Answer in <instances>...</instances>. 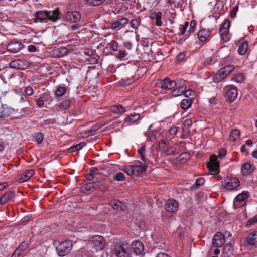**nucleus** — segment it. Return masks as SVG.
<instances>
[{
	"label": "nucleus",
	"mask_w": 257,
	"mask_h": 257,
	"mask_svg": "<svg viewBox=\"0 0 257 257\" xmlns=\"http://www.w3.org/2000/svg\"><path fill=\"white\" fill-rule=\"evenodd\" d=\"M35 18L41 22H47L48 20L56 22L61 19L59 8L53 11H38L35 13Z\"/></svg>",
	"instance_id": "f257e3e1"
},
{
	"label": "nucleus",
	"mask_w": 257,
	"mask_h": 257,
	"mask_svg": "<svg viewBox=\"0 0 257 257\" xmlns=\"http://www.w3.org/2000/svg\"><path fill=\"white\" fill-rule=\"evenodd\" d=\"M113 252L116 257H130V244L125 241L119 242L114 246Z\"/></svg>",
	"instance_id": "f03ea898"
},
{
	"label": "nucleus",
	"mask_w": 257,
	"mask_h": 257,
	"mask_svg": "<svg viewBox=\"0 0 257 257\" xmlns=\"http://www.w3.org/2000/svg\"><path fill=\"white\" fill-rule=\"evenodd\" d=\"M73 243L69 240L59 242L56 247L57 253L60 257L65 256L70 252Z\"/></svg>",
	"instance_id": "7ed1b4c3"
},
{
	"label": "nucleus",
	"mask_w": 257,
	"mask_h": 257,
	"mask_svg": "<svg viewBox=\"0 0 257 257\" xmlns=\"http://www.w3.org/2000/svg\"><path fill=\"white\" fill-rule=\"evenodd\" d=\"M222 186L224 189L230 190H235L240 186V182L237 178L226 176L222 181Z\"/></svg>",
	"instance_id": "20e7f679"
},
{
	"label": "nucleus",
	"mask_w": 257,
	"mask_h": 257,
	"mask_svg": "<svg viewBox=\"0 0 257 257\" xmlns=\"http://www.w3.org/2000/svg\"><path fill=\"white\" fill-rule=\"evenodd\" d=\"M105 240L101 235H94L89 240V243L96 251L102 250L105 245Z\"/></svg>",
	"instance_id": "39448f33"
},
{
	"label": "nucleus",
	"mask_w": 257,
	"mask_h": 257,
	"mask_svg": "<svg viewBox=\"0 0 257 257\" xmlns=\"http://www.w3.org/2000/svg\"><path fill=\"white\" fill-rule=\"evenodd\" d=\"M207 167L214 175L219 173V162L217 160V157L215 155L210 156V162L207 164Z\"/></svg>",
	"instance_id": "423d86ee"
},
{
	"label": "nucleus",
	"mask_w": 257,
	"mask_h": 257,
	"mask_svg": "<svg viewBox=\"0 0 257 257\" xmlns=\"http://www.w3.org/2000/svg\"><path fill=\"white\" fill-rule=\"evenodd\" d=\"M226 91L225 97L227 101L231 103L235 100L238 95V91L236 87L232 85L226 86L225 88Z\"/></svg>",
	"instance_id": "0eeeda50"
},
{
	"label": "nucleus",
	"mask_w": 257,
	"mask_h": 257,
	"mask_svg": "<svg viewBox=\"0 0 257 257\" xmlns=\"http://www.w3.org/2000/svg\"><path fill=\"white\" fill-rule=\"evenodd\" d=\"M129 23V20L126 17H121L117 19L110 23V28L113 30L120 29L123 28Z\"/></svg>",
	"instance_id": "6e6552de"
},
{
	"label": "nucleus",
	"mask_w": 257,
	"mask_h": 257,
	"mask_svg": "<svg viewBox=\"0 0 257 257\" xmlns=\"http://www.w3.org/2000/svg\"><path fill=\"white\" fill-rule=\"evenodd\" d=\"M81 17V14L77 11H68L65 15V19L71 23H76L80 20Z\"/></svg>",
	"instance_id": "1a4fd4ad"
},
{
	"label": "nucleus",
	"mask_w": 257,
	"mask_h": 257,
	"mask_svg": "<svg viewBox=\"0 0 257 257\" xmlns=\"http://www.w3.org/2000/svg\"><path fill=\"white\" fill-rule=\"evenodd\" d=\"M225 243L224 235L221 232H217L215 234L212 240V244L215 247H220Z\"/></svg>",
	"instance_id": "9d476101"
},
{
	"label": "nucleus",
	"mask_w": 257,
	"mask_h": 257,
	"mask_svg": "<svg viewBox=\"0 0 257 257\" xmlns=\"http://www.w3.org/2000/svg\"><path fill=\"white\" fill-rule=\"evenodd\" d=\"M178 85L175 81L171 80L168 78H165L160 83V87L162 89L171 90Z\"/></svg>",
	"instance_id": "9b49d317"
},
{
	"label": "nucleus",
	"mask_w": 257,
	"mask_h": 257,
	"mask_svg": "<svg viewBox=\"0 0 257 257\" xmlns=\"http://www.w3.org/2000/svg\"><path fill=\"white\" fill-rule=\"evenodd\" d=\"M166 210L169 212H176L178 208V204L174 199H169L165 204Z\"/></svg>",
	"instance_id": "f8f14e48"
},
{
	"label": "nucleus",
	"mask_w": 257,
	"mask_h": 257,
	"mask_svg": "<svg viewBox=\"0 0 257 257\" xmlns=\"http://www.w3.org/2000/svg\"><path fill=\"white\" fill-rule=\"evenodd\" d=\"M7 48L8 51L16 53L22 49L23 44L19 42H14L8 44Z\"/></svg>",
	"instance_id": "ddd939ff"
},
{
	"label": "nucleus",
	"mask_w": 257,
	"mask_h": 257,
	"mask_svg": "<svg viewBox=\"0 0 257 257\" xmlns=\"http://www.w3.org/2000/svg\"><path fill=\"white\" fill-rule=\"evenodd\" d=\"M245 244L257 247V231L251 232L245 239Z\"/></svg>",
	"instance_id": "4468645a"
},
{
	"label": "nucleus",
	"mask_w": 257,
	"mask_h": 257,
	"mask_svg": "<svg viewBox=\"0 0 257 257\" xmlns=\"http://www.w3.org/2000/svg\"><path fill=\"white\" fill-rule=\"evenodd\" d=\"M132 249L136 255H140L143 252L144 246L141 241H136L132 244Z\"/></svg>",
	"instance_id": "2eb2a0df"
},
{
	"label": "nucleus",
	"mask_w": 257,
	"mask_h": 257,
	"mask_svg": "<svg viewBox=\"0 0 257 257\" xmlns=\"http://www.w3.org/2000/svg\"><path fill=\"white\" fill-rule=\"evenodd\" d=\"M10 66L12 68L17 69H24L26 67V64L25 61L21 59H16L12 61L10 63Z\"/></svg>",
	"instance_id": "dca6fc26"
},
{
	"label": "nucleus",
	"mask_w": 257,
	"mask_h": 257,
	"mask_svg": "<svg viewBox=\"0 0 257 257\" xmlns=\"http://www.w3.org/2000/svg\"><path fill=\"white\" fill-rule=\"evenodd\" d=\"M137 164L133 165L135 176H138L145 172L147 168V166L145 164L139 161H137Z\"/></svg>",
	"instance_id": "f3484780"
},
{
	"label": "nucleus",
	"mask_w": 257,
	"mask_h": 257,
	"mask_svg": "<svg viewBox=\"0 0 257 257\" xmlns=\"http://www.w3.org/2000/svg\"><path fill=\"white\" fill-rule=\"evenodd\" d=\"M210 35V31L202 29L198 32V37L201 42H206Z\"/></svg>",
	"instance_id": "a211bd4d"
},
{
	"label": "nucleus",
	"mask_w": 257,
	"mask_h": 257,
	"mask_svg": "<svg viewBox=\"0 0 257 257\" xmlns=\"http://www.w3.org/2000/svg\"><path fill=\"white\" fill-rule=\"evenodd\" d=\"M227 76L228 75L225 70L223 68H222L214 75L213 78V82L215 83L220 82L222 80L225 79Z\"/></svg>",
	"instance_id": "6ab92c4d"
},
{
	"label": "nucleus",
	"mask_w": 257,
	"mask_h": 257,
	"mask_svg": "<svg viewBox=\"0 0 257 257\" xmlns=\"http://www.w3.org/2000/svg\"><path fill=\"white\" fill-rule=\"evenodd\" d=\"M8 93L9 96L11 97L12 100L14 101H16L19 99H20L19 103H23L28 100V98L26 96H23L22 94L17 92H8Z\"/></svg>",
	"instance_id": "aec40b11"
},
{
	"label": "nucleus",
	"mask_w": 257,
	"mask_h": 257,
	"mask_svg": "<svg viewBox=\"0 0 257 257\" xmlns=\"http://www.w3.org/2000/svg\"><path fill=\"white\" fill-rule=\"evenodd\" d=\"M15 197V193L12 191H9L0 197V204H4Z\"/></svg>",
	"instance_id": "412c9836"
},
{
	"label": "nucleus",
	"mask_w": 257,
	"mask_h": 257,
	"mask_svg": "<svg viewBox=\"0 0 257 257\" xmlns=\"http://www.w3.org/2000/svg\"><path fill=\"white\" fill-rule=\"evenodd\" d=\"M109 205L113 208L114 210L117 211H123L125 210V206L119 200H115L111 201Z\"/></svg>",
	"instance_id": "4be33fe9"
},
{
	"label": "nucleus",
	"mask_w": 257,
	"mask_h": 257,
	"mask_svg": "<svg viewBox=\"0 0 257 257\" xmlns=\"http://www.w3.org/2000/svg\"><path fill=\"white\" fill-rule=\"evenodd\" d=\"M177 86V87L171 92V94L173 97H177L183 94L186 89V87L184 84H178Z\"/></svg>",
	"instance_id": "5701e85b"
},
{
	"label": "nucleus",
	"mask_w": 257,
	"mask_h": 257,
	"mask_svg": "<svg viewBox=\"0 0 257 257\" xmlns=\"http://www.w3.org/2000/svg\"><path fill=\"white\" fill-rule=\"evenodd\" d=\"M98 175H99V173L98 169L94 167L90 169L89 172L86 174V177L88 180L92 181Z\"/></svg>",
	"instance_id": "b1692460"
},
{
	"label": "nucleus",
	"mask_w": 257,
	"mask_h": 257,
	"mask_svg": "<svg viewBox=\"0 0 257 257\" xmlns=\"http://www.w3.org/2000/svg\"><path fill=\"white\" fill-rule=\"evenodd\" d=\"M145 150L146 146L145 145H142L141 148L138 150V152L140 155V158L141 160L145 164H148L149 163L150 161L145 157Z\"/></svg>",
	"instance_id": "393cba45"
},
{
	"label": "nucleus",
	"mask_w": 257,
	"mask_h": 257,
	"mask_svg": "<svg viewBox=\"0 0 257 257\" xmlns=\"http://www.w3.org/2000/svg\"><path fill=\"white\" fill-rule=\"evenodd\" d=\"M35 173V171L33 169H29L25 171V172L21 176L20 181L21 182H25L29 180Z\"/></svg>",
	"instance_id": "a878e982"
},
{
	"label": "nucleus",
	"mask_w": 257,
	"mask_h": 257,
	"mask_svg": "<svg viewBox=\"0 0 257 257\" xmlns=\"http://www.w3.org/2000/svg\"><path fill=\"white\" fill-rule=\"evenodd\" d=\"M162 16V13L161 12H158L157 13H153L152 14L151 18L152 19H155V24L158 26H161L162 24L161 21V18Z\"/></svg>",
	"instance_id": "bb28decb"
},
{
	"label": "nucleus",
	"mask_w": 257,
	"mask_h": 257,
	"mask_svg": "<svg viewBox=\"0 0 257 257\" xmlns=\"http://www.w3.org/2000/svg\"><path fill=\"white\" fill-rule=\"evenodd\" d=\"M110 111L115 114H123L126 110L121 105H114L110 107Z\"/></svg>",
	"instance_id": "cd10ccee"
},
{
	"label": "nucleus",
	"mask_w": 257,
	"mask_h": 257,
	"mask_svg": "<svg viewBox=\"0 0 257 257\" xmlns=\"http://www.w3.org/2000/svg\"><path fill=\"white\" fill-rule=\"evenodd\" d=\"M140 119V116L139 113L132 114L128 116L125 119V123H133Z\"/></svg>",
	"instance_id": "c85d7f7f"
},
{
	"label": "nucleus",
	"mask_w": 257,
	"mask_h": 257,
	"mask_svg": "<svg viewBox=\"0 0 257 257\" xmlns=\"http://www.w3.org/2000/svg\"><path fill=\"white\" fill-rule=\"evenodd\" d=\"M190 155L187 152L181 153L178 157L176 158V161L180 163H185L189 159Z\"/></svg>",
	"instance_id": "c756f323"
},
{
	"label": "nucleus",
	"mask_w": 257,
	"mask_h": 257,
	"mask_svg": "<svg viewBox=\"0 0 257 257\" xmlns=\"http://www.w3.org/2000/svg\"><path fill=\"white\" fill-rule=\"evenodd\" d=\"M248 48V42L247 41H243L239 45L238 52L240 55H243L246 53Z\"/></svg>",
	"instance_id": "7c9ffc66"
},
{
	"label": "nucleus",
	"mask_w": 257,
	"mask_h": 257,
	"mask_svg": "<svg viewBox=\"0 0 257 257\" xmlns=\"http://www.w3.org/2000/svg\"><path fill=\"white\" fill-rule=\"evenodd\" d=\"M249 195L248 191H243L236 196L235 200L239 202H243L249 197Z\"/></svg>",
	"instance_id": "2f4dec72"
},
{
	"label": "nucleus",
	"mask_w": 257,
	"mask_h": 257,
	"mask_svg": "<svg viewBox=\"0 0 257 257\" xmlns=\"http://www.w3.org/2000/svg\"><path fill=\"white\" fill-rule=\"evenodd\" d=\"M240 131L238 129H233L231 131L229 137L230 141H235L240 136Z\"/></svg>",
	"instance_id": "473e14b6"
},
{
	"label": "nucleus",
	"mask_w": 257,
	"mask_h": 257,
	"mask_svg": "<svg viewBox=\"0 0 257 257\" xmlns=\"http://www.w3.org/2000/svg\"><path fill=\"white\" fill-rule=\"evenodd\" d=\"M71 104V100L67 99L64 101L60 102L58 104V107L62 110H66L69 108Z\"/></svg>",
	"instance_id": "72a5a7b5"
},
{
	"label": "nucleus",
	"mask_w": 257,
	"mask_h": 257,
	"mask_svg": "<svg viewBox=\"0 0 257 257\" xmlns=\"http://www.w3.org/2000/svg\"><path fill=\"white\" fill-rule=\"evenodd\" d=\"M192 103V99H184L182 100L180 106L181 108L184 110H186L188 109L191 105Z\"/></svg>",
	"instance_id": "f704fd0d"
},
{
	"label": "nucleus",
	"mask_w": 257,
	"mask_h": 257,
	"mask_svg": "<svg viewBox=\"0 0 257 257\" xmlns=\"http://www.w3.org/2000/svg\"><path fill=\"white\" fill-rule=\"evenodd\" d=\"M100 183V181L93 182L87 184L85 186L81 188V190L83 192H85L86 191H90L92 188H94V185L96 184L99 186Z\"/></svg>",
	"instance_id": "c9c22d12"
},
{
	"label": "nucleus",
	"mask_w": 257,
	"mask_h": 257,
	"mask_svg": "<svg viewBox=\"0 0 257 257\" xmlns=\"http://www.w3.org/2000/svg\"><path fill=\"white\" fill-rule=\"evenodd\" d=\"M223 253L227 256L233 254V248L231 244H227L225 245L223 249Z\"/></svg>",
	"instance_id": "e433bc0d"
},
{
	"label": "nucleus",
	"mask_w": 257,
	"mask_h": 257,
	"mask_svg": "<svg viewBox=\"0 0 257 257\" xmlns=\"http://www.w3.org/2000/svg\"><path fill=\"white\" fill-rule=\"evenodd\" d=\"M219 33L222 39L225 41L226 42L229 40V37L228 36L229 30L224 29V28H220Z\"/></svg>",
	"instance_id": "4c0bfd02"
},
{
	"label": "nucleus",
	"mask_w": 257,
	"mask_h": 257,
	"mask_svg": "<svg viewBox=\"0 0 257 257\" xmlns=\"http://www.w3.org/2000/svg\"><path fill=\"white\" fill-rule=\"evenodd\" d=\"M98 128H97L96 127L93 126L90 128L89 130L84 132L83 133V136L85 137H87L88 136L94 135V134H95Z\"/></svg>",
	"instance_id": "58836bf2"
},
{
	"label": "nucleus",
	"mask_w": 257,
	"mask_h": 257,
	"mask_svg": "<svg viewBox=\"0 0 257 257\" xmlns=\"http://www.w3.org/2000/svg\"><path fill=\"white\" fill-rule=\"evenodd\" d=\"M84 146V144L83 143H80L70 147L68 148V151L69 152L72 153L75 151L80 150Z\"/></svg>",
	"instance_id": "ea45409f"
},
{
	"label": "nucleus",
	"mask_w": 257,
	"mask_h": 257,
	"mask_svg": "<svg viewBox=\"0 0 257 257\" xmlns=\"http://www.w3.org/2000/svg\"><path fill=\"white\" fill-rule=\"evenodd\" d=\"M66 92L65 87L59 86L55 91V95L57 97H61Z\"/></svg>",
	"instance_id": "a19ab883"
},
{
	"label": "nucleus",
	"mask_w": 257,
	"mask_h": 257,
	"mask_svg": "<svg viewBox=\"0 0 257 257\" xmlns=\"http://www.w3.org/2000/svg\"><path fill=\"white\" fill-rule=\"evenodd\" d=\"M105 0H86L88 5L92 6H97L101 5Z\"/></svg>",
	"instance_id": "79ce46f5"
},
{
	"label": "nucleus",
	"mask_w": 257,
	"mask_h": 257,
	"mask_svg": "<svg viewBox=\"0 0 257 257\" xmlns=\"http://www.w3.org/2000/svg\"><path fill=\"white\" fill-rule=\"evenodd\" d=\"M184 96L189 99H192V100L194 98L195 96V92L192 90H185L183 93Z\"/></svg>",
	"instance_id": "37998d69"
},
{
	"label": "nucleus",
	"mask_w": 257,
	"mask_h": 257,
	"mask_svg": "<svg viewBox=\"0 0 257 257\" xmlns=\"http://www.w3.org/2000/svg\"><path fill=\"white\" fill-rule=\"evenodd\" d=\"M159 148L162 150H165L168 147V142L165 140H161L159 142Z\"/></svg>",
	"instance_id": "c03bdc74"
},
{
	"label": "nucleus",
	"mask_w": 257,
	"mask_h": 257,
	"mask_svg": "<svg viewBox=\"0 0 257 257\" xmlns=\"http://www.w3.org/2000/svg\"><path fill=\"white\" fill-rule=\"evenodd\" d=\"M241 171L244 173H247L250 172L251 171V166L250 163H245L241 168Z\"/></svg>",
	"instance_id": "a18cd8bd"
},
{
	"label": "nucleus",
	"mask_w": 257,
	"mask_h": 257,
	"mask_svg": "<svg viewBox=\"0 0 257 257\" xmlns=\"http://www.w3.org/2000/svg\"><path fill=\"white\" fill-rule=\"evenodd\" d=\"M113 179L117 181H122L125 179V175L122 172H118L113 176Z\"/></svg>",
	"instance_id": "49530a36"
},
{
	"label": "nucleus",
	"mask_w": 257,
	"mask_h": 257,
	"mask_svg": "<svg viewBox=\"0 0 257 257\" xmlns=\"http://www.w3.org/2000/svg\"><path fill=\"white\" fill-rule=\"evenodd\" d=\"M124 171L128 175H135L133 165L126 166Z\"/></svg>",
	"instance_id": "de8ad7c7"
},
{
	"label": "nucleus",
	"mask_w": 257,
	"mask_h": 257,
	"mask_svg": "<svg viewBox=\"0 0 257 257\" xmlns=\"http://www.w3.org/2000/svg\"><path fill=\"white\" fill-rule=\"evenodd\" d=\"M227 75H229L234 70V67L232 65H228L223 67Z\"/></svg>",
	"instance_id": "09e8293b"
},
{
	"label": "nucleus",
	"mask_w": 257,
	"mask_h": 257,
	"mask_svg": "<svg viewBox=\"0 0 257 257\" xmlns=\"http://www.w3.org/2000/svg\"><path fill=\"white\" fill-rule=\"evenodd\" d=\"M110 48L113 51H116L118 49V43L112 40L109 43Z\"/></svg>",
	"instance_id": "8fccbe9b"
},
{
	"label": "nucleus",
	"mask_w": 257,
	"mask_h": 257,
	"mask_svg": "<svg viewBox=\"0 0 257 257\" xmlns=\"http://www.w3.org/2000/svg\"><path fill=\"white\" fill-rule=\"evenodd\" d=\"M196 25V24L195 21L194 20H192L190 22V28H189V29L188 30L187 33H190V34L193 33L195 30Z\"/></svg>",
	"instance_id": "3c124183"
},
{
	"label": "nucleus",
	"mask_w": 257,
	"mask_h": 257,
	"mask_svg": "<svg viewBox=\"0 0 257 257\" xmlns=\"http://www.w3.org/2000/svg\"><path fill=\"white\" fill-rule=\"evenodd\" d=\"M130 24L133 28L137 29L140 24V22L137 19H134L131 21Z\"/></svg>",
	"instance_id": "603ef678"
},
{
	"label": "nucleus",
	"mask_w": 257,
	"mask_h": 257,
	"mask_svg": "<svg viewBox=\"0 0 257 257\" xmlns=\"http://www.w3.org/2000/svg\"><path fill=\"white\" fill-rule=\"evenodd\" d=\"M257 223V215H255L254 217L250 219L247 221L246 226L247 227H249L251 226L253 224H254Z\"/></svg>",
	"instance_id": "864d4df0"
},
{
	"label": "nucleus",
	"mask_w": 257,
	"mask_h": 257,
	"mask_svg": "<svg viewBox=\"0 0 257 257\" xmlns=\"http://www.w3.org/2000/svg\"><path fill=\"white\" fill-rule=\"evenodd\" d=\"M25 92L27 96H30L32 95L34 93L33 89L32 87L28 86L25 87Z\"/></svg>",
	"instance_id": "5fc2aeb1"
},
{
	"label": "nucleus",
	"mask_w": 257,
	"mask_h": 257,
	"mask_svg": "<svg viewBox=\"0 0 257 257\" xmlns=\"http://www.w3.org/2000/svg\"><path fill=\"white\" fill-rule=\"evenodd\" d=\"M36 139L37 140V143L39 144H41L44 139L43 134L41 132L37 133L36 135Z\"/></svg>",
	"instance_id": "6e6d98bb"
},
{
	"label": "nucleus",
	"mask_w": 257,
	"mask_h": 257,
	"mask_svg": "<svg viewBox=\"0 0 257 257\" xmlns=\"http://www.w3.org/2000/svg\"><path fill=\"white\" fill-rule=\"evenodd\" d=\"M167 155H170L174 154L176 151V149L174 147H168L163 151Z\"/></svg>",
	"instance_id": "4d7b16f0"
},
{
	"label": "nucleus",
	"mask_w": 257,
	"mask_h": 257,
	"mask_svg": "<svg viewBox=\"0 0 257 257\" xmlns=\"http://www.w3.org/2000/svg\"><path fill=\"white\" fill-rule=\"evenodd\" d=\"M28 247V244L25 242H23L17 247L22 252H23Z\"/></svg>",
	"instance_id": "13d9d810"
},
{
	"label": "nucleus",
	"mask_w": 257,
	"mask_h": 257,
	"mask_svg": "<svg viewBox=\"0 0 257 257\" xmlns=\"http://www.w3.org/2000/svg\"><path fill=\"white\" fill-rule=\"evenodd\" d=\"M178 129L176 126H173L169 128L168 132V136H172L175 135L177 132Z\"/></svg>",
	"instance_id": "bf43d9fd"
},
{
	"label": "nucleus",
	"mask_w": 257,
	"mask_h": 257,
	"mask_svg": "<svg viewBox=\"0 0 257 257\" xmlns=\"http://www.w3.org/2000/svg\"><path fill=\"white\" fill-rule=\"evenodd\" d=\"M205 182V179L202 177L196 179L195 182V185L200 186L203 185Z\"/></svg>",
	"instance_id": "052dcab7"
},
{
	"label": "nucleus",
	"mask_w": 257,
	"mask_h": 257,
	"mask_svg": "<svg viewBox=\"0 0 257 257\" xmlns=\"http://www.w3.org/2000/svg\"><path fill=\"white\" fill-rule=\"evenodd\" d=\"M188 25L189 23L188 22H186L185 24L182 26V27L180 28L181 35H182L185 33L186 29L188 27Z\"/></svg>",
	"instance_id": "680f3d73"
},
{
	"label": "nucleus",
	"mask_w": 257,
	"mask_h": 257,
	"mask_svg": "<svg viewBox=\"0 0 257 257\" xmlns=\"http://www.w3.org/2000/svg\"><path fill=\"white\" fill-rule=\"evenodd\" d=\"M236 82L237 83H241L244 81V76L241 74H238L234 78Z\"/></svg>",
	"instance_id": "e2e57ef3"
},
{
	"label": "nucleus",
	"mask_w": 257,
	"mask_h": 257,
	"mask_svg": "<svg viewBox=\"0 0 257 257\" xmlns=\"http://www.w3.org/2000/svg\"><path fill=\"white\" fill-rule=\"evenodd\" d=\"M230 25V23L228 20H225L220 28H224V29L229 30Z\"/></svg>",
	"instance_id": "0e129e2a"
},
{
	"label": "nucleus",
	"mask_w": 257,
	"mask_h": 257,
	"mask_svg": "<svg viewBox=\"0 0 257 257\" xmlns=\"http://www.w3.org/2000/svg\"><path fill=\"white\" fill-rule=\"evenodd\" d=\"M185 57V54L183 52L179 53L177 56V60L179 62H182L184 60Z\"/></svg>",
	"instance_id": "69168bd1"
},
{
	"label": "nucleus",
	"mask_w": 257,
	"mask_h": 257,
	"mask_svg": "<svg viewBox=\"0 0 257 257\" xmlns=\"http://www.w3.org/2000/svg\"><path fill=\"white\" fill-rule=\"evenodd\" d=\"M226 150L225 148H222L218 152V157L222 158L226 155Z\"/></svg>",
	"instance_id": "338daca9"
},
{
	"label": "nucleus",
	"mask_w": 257,
	"mask_h": 257,
	"mask_svg": "<svg viewBox=\"0 0 257 257\" xmlns=\"http://www.w3.org/2000/svg\"><path fill=\"white\" fill-rule=\"evenodd\" d=\"M22 252L17 248L13 252L12 257H18L22 254Z\"/></svg>",
	"instance_id": "774afa93"
}]
</instances>
